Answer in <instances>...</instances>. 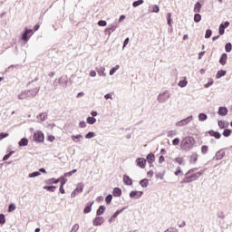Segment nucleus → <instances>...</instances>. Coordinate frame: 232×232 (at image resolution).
<instances>
[{"label":"nucleus","mask_w":232,"mask_h":232,"mask_svg":"<svg viewBox=\"0 0 232 232\" xmlns=\"http://www.w3.org/2000/svg\"><path fill=\"white\" fill-rule=\"evenodd\" d=\"M196 142L195 138L192 136H186L181 140L180 149L182 151H190L195 147Z\"/></svg>","instance_id":"f257e3e1"},{"label":"nucleus","mask_w":232,"mask_h":232,"mask_svg":"<svg viewBox=\"0 0 232 232\" xmlns=\"http://www.w3.org/2000/svg\"><path fill=\"white\" fill-rule=\"evenodd\" d=\"M202 175L201 172L195 173V169H190L187 172L185 178L182 179L181 183L186 184L197 180Z\"/></svg>","instance_id":"f03ea898"},{"label":"nucleus","mask_w":232,"mask_h":232,"mask_svg":"<svg viewBox=\"0 0 232 232\" xmlns=\"http://www.w3.org/2000/svg\"><path fill=\"white\" fill-rule=\"evenodd\" d=\"M33 139L35 142H44V134L41 130H38L34 132Z\"/></svg>","instance_id":"7ed1b4c3"},{"label":"nucleus","mask_w":232,"mask_h":232,"mask_svg":"<svg viewBox=\"0 0 232 232\" xmlns=\"http://www.w3.org/2000/svg\"><path fill=\"white\" fill-rule=\"evenodd\" d=\"M32 35H34V31L32 29L25 28V31L22 35V41L28 43V40L30 39V37H32Z\"/></svg>","instance_id":"20e7f679"},{"label":"nucleus","mask_w":232,"mask_h":232,"mask_svg":"<svg viewBox=\"0 0 232 232\" xmlns=\"http://www.w3.org/2000/svg\"><path fill=\"white\" fill-rule=\"evenodd\" d=\"M136 164H137V166H139V168H141V169H144V168H146V159L138 158L136 160Z\"/></svg>","instance_id":"39448f33"},{"label":"nucleus","mask_w":232,"mask_h":232,"mask_svg":"<svg viewBox=\"0 0 232 232\" xmlns=\"http://www.w3.org/2000/svg\"><path fill=\"white\" fill-rule=\"evenodd\" d=\"M104 224V218L97 217L93 219V226H102Z\"/></svg>","instance_id":"423d86ee"},{"label":"nucleus","mask_w":232,"mask_h":232,"mask_svg":"<svg viewBox=\"0 0 232 232\" xmlns=\"http://www.w3.org/2000/svg\"><path fill=\"white\" fill-rule=\"evenodd\" d=\"M130 198H140V197H142V191H134V190H132L130 193Z\"/></svg>","instance_id":"0eeeda50"},{"label":"nucleus","mask_w":232,"mask_h":232,"mask_svg":"<svg viewBox=\"0 0 232 232\" xmlns=\"http://www.w3.org/2000/svg\"><path fill=\"white\" fill-rule=\"evenodd\" d=\"M123 182L126 186H131V184H133V180L128 175L123 176Z\"/></svg>","instance_id":"6e6552de"},{"label":"nucleus","mask_w":232,"mask_h":232,"mask_svg":"<svg viewBox=\"0 0 232 232\" xmlns=\"http://www.w3.org/2000/svg\"><path fill=\"white\" fill-rule=\"evenodd\" d=\"M219 63L222 66H226L227 63V53H223L219 59Z\"/></svg>","instance_id":"1a4fd4ad"},{"label":"nucleus","mask_w":232,"mask_h":232,"mask_svg":"<svg viewBox=\"0 0 232 232\" xmlns=\"http://www.w3.org/2000/svg\"><path fill=\"white\" fill-rule=\"evenodd\" d=\"M187 124H189V118H186L184 120H181L176 123V126H187Z\"/></svg>","instance_id":"9d476101"},{"label":"nucleus","mask_w":232,"mask_h":232,"mask_svg":"<svg viewBox=\"0 0 232 232\" xmlns=\"http://www.w3.org/2000/svg\"><path fill=\"white\" fill-rule=\"evenodd\" d=\"M94 202H89L86 204L85 208L83 209V213L86 215L92 211V206H93Z\"/></svg>","instance_id":"9b49d317"},{"label":"nucleus","mask_w":232,"mask_h":232,"mask_svg":"<svg viewBox=\"0 0 232 232\" xmlns=\"http://www.w3.org/2000/svg\"><path fill=\"white\" fill-rule=\"evenodd\" d=\"M226 156V152L224 150H219L216 153V160H222Z\"/></svg>","instance_id":"f8f14e48"},{"label":"nucleus","mask_w":232,"mask_h":232,"mask_svg":"<svg viewBox=\"0 0 232 232\" xmlns=\"http://www.w3.org/2000/svg\"><path fill=\"white\" fill-rule=\"evenodd\" d=\"M208 135H210V137H215V139H220V137H222V134H220V132H217L215 130H209Z\"/></svg>","instance_id":"ddd939ff"},{"label":"nucleus","mask_w":232,"mask_h":232,"mask_svg":"<svg viewBox=\"0 0 232 232\" xmlns=\"http://www.w3.org/2000/svg\"><path fill=\"white\" fill-rule=\"evenodd\" d=\"M227 108L226 107H219L218 110V115H221L222 117H225V115H227Z\"/></svg>","instance_id":"4468645a"},{"label":"nucleus","mask_w":232,"mask_h":232,"mask_svg":"<svg viewBox=\"0 0 232 232\" xmlns=\"http://www.w3.org/2000/svg\"><path fill=\"white\" fill-rule=\"evenodd\" d=\"M147 160L149 162V164H153V162H155V154L153 153H150L147 155Z\"/></svg>","instance_id":"2eb2a0df"},{"label":"nucleus","mask_w":232,"mask_h":232,"mask_svg":"<svg viewBox=\"0 0 232 232\" xmlns=\"http://www.w3.org/2000/svg\"><path fill=\"white\" fill-rule=\"evenodd\" d=\"M113 197H121L122 195V190L120 188H115L112 191Z\"/></svg>","instance_id":"dca6fc26"},{"label":"nucleus","mask_w":232,"mask_h":232,"mask_svg":"<svg viewBox=\"0 0 232 232\" xmlns=\"http://www.w3.org/2000/svg\"><path fill=\"white\" fill-rule=\"evenodd\" d=\"M104 211H106V207L104 206H100L99 209L97 210L96 212V215L98 217H101V215H103L104 214Z\"/></svg>","instance_id":"f3484780"},{"label":"nucleus","mask_w":232,"mask_h":232,"mask_svg":"<svg viewBox=\"0 0 232 232\" xmlns=\"http://www.w3.org/2000/svg\"><path fill=\"white\" fill-rule=\"evenodd\" d=\"M227 72L224 70H220L218 72L216 75V79H220L221 77H224L226 75Z\"/></svg>","instance_id":"a211bd4d"},{"label":"nucleus","mask_w":232,"mask_h":232,"mask_svg":"<svg viewBox=\"0 0 232 232\" xmlns=\"http://www.w3.org/2000/svg\"><path fill=\"white\" fill-rule=\"evenodd\" d=\"M140 5H144V0H138L132 3L133 8H137V6H140Z\"/></svg>","instance_id":"6ab92c4d"},{"label":"nucleus","mask_w":232,"mask_h":232,"mask_svg":"<svg viewBox=\"0 0 232 232\" xmlns=\"http://www.w3.org/2000/svg\"><path fill=\"white\" fill-rule=\"evenodd\" d=\"M105 71L106 69L104 67H101L97 72L101 77H106V72H104Z\"/></svg>","instance_id":"aec40b11"},{"label":"nucleus","mask_w":232,"mask_h":232,"mask_svg":"<svg viewBox=\"0 0 232 232\" xmlns=\"http://www.w3.org/2000/svg\"><path fill=\"white\" fill-rule=\"evenodd\" d=\"M140 184L141 188H148L150 181L147 179H145L140 180Z\"/></svg>","instance_id":"412c9836"},{"label":"nucleus","mask_w":232,"mask_h":232,"mask_svg":"<svg viewBox=\"0 0 232 232\" xmlns=\"http://www.w3.org/2000/svg\"><path fill=\"white\" fill-rule=\"evenodd\" d=\"M202 8V5L199 4V2L196 3L195 7H194V12L196 13H199L200 9Z\"/></svg>","instance_id":"4be33fe9"},{"label":"nucleus","mask_w":232,"mask_h":232,"mask_svg":"<svg viewBox=\"0 0 232 232\" xmlns=\"http://www.w3.org/2000/svg\"><path fill=\"white\" fill-rule=\"evenodd\" d=\"M44 189H46L47 191H51V193H53V191H55V189H57V187L55 186H45L44 187Z\"/></svg>","instance_id":"5701e85b"},{"label":"nucleus","mask_w":232,"mask_h":232,"mask_svg":"<svg viewBox=\"0 0 232 232\" xmlns=\"http://www.w3.org/2000/svg\"><path fill=\"white\" fill-rule=\"evenodd\" d=\"M27 97H28V92H24L18 95V99H20V101L27 99Z\"/></svg>","instance_id":"b1692460"},{"label":"nucleus","mask_w":232,"mask_h":232,"mask_svg":"<svg viewBox=\"0 0 232 232\" xmlns=\"http://www.w3.org/2000/svg\"><path fill=\"white\" fill-rule=\"evenodd\" d=\"M19 146H28V139L23 138V139L19 141Z\"/></svg>","instance_id":"393cba45"},{"label":"nucleus","mask_w":232,"mask_h":232,"mask_svg":"<svg viewBox=\"0 0 232 232\" xmlns=\"http://www.w3.org/2000/svg\"><path fill=\"white\" fill-rule=\"evenodd\" d=\"M174 160L175 162H177V164H179V166H182L184 164V158L182 157H178Z\"/></svg>","instance_id":"a878e982"},{"label":"nucleus","mask_w":232,"mask_h":232,"mask_svg":"<svg viewBox=\"0 0 232 232\" xmlns=\"http://www.w3.org/2000/svg\"><path fill=\"white\" fill-rule=\"evenodd\" d=\"M87 122H88V124H95V122H97V120L93 117H88Z\"/></svg>","instance_id":"bb28decb"},{"label":"nucleus","mask_w":232,"mask_h":232,"mask_svg":"<svg viewBox=\"0 0 232 232\" xmlns=\"http://www.w3.org/2000/svg\"><path fill=\"white\" fill-rule=\"evenodd\" d=\"M209 150V148L208 147V145H203L202 147H201V153L203 154V155H206V153H208V150Z\"/></svg>","instance_id":"cd10ccee"},{"label":"nucleus","mask_w":232,"mask_h":232,"mask_svg":"<svg viewBox=\"0 0 232 232\" xmlns=\"http://www.w3.org/2000/svg\"><path fill=\"white\" fill-rule=\"evenodd\" d=\"M201 19H202V15H200L199 14H195L194 16L195 23H200Z\"/></svg>","instance_id":"c85d7f7f"},{"label":"nucleus","mask_w":232,"mask_h":232,"mask_svg":"<svg viewBox=\"0 0 232 232\" xmlns=\"http://www.w3.org/2000/svg\"><path fill=\"white\" fill-rule=\"evenodd\" d=\"M58 182H61V179H55L54 178H53L48 180L49 184H58Z\"/></svg>","instance_id":"c756f323"},{"label":"nucleus","mask_w":232,"mask_h":232,"mask_svg":"<svg viewBox=\"0 0 232 232\" xmlns=\"http://www.w3.org/2000/svg\"><path fill=\"white\" fill-rule=\"evenodd\" d=\"M111 200H113V196H111V194H109L105 198L106 204H111Z\"/></svg>","instance_id":"7c9ffc66"},{"label":"nucleus","mask_w":232,"mask_h":232,"mask_svg":"<svg viewBox=\"0 0 232 232\" xmlns=\"http://www.w3.org/2000/svg\"><path fill=\"white\" fill-rule=\"evenodd\" d=\"M218 124L221 130H224V128H226V126H227L226 121H218Z\"/></svg>","instance_id":"2f4dec72"},{"label":"nucleus","mask_w":232,"mask_h":232,"mask_svg":"<svg viewBox=\"0 0 232 232\" xmlns=\"http://www.w3.org/2000/svg\"><path fill=\"white\" fill-rule=\"evenodd\" d=\"M6 223V218H5L4 214H0V224L3 226Z\"/></svg>","instance_id":"473e14b6"},{"label":"nucleus","mask_w":232,"mask_h":232,"mask_svg":"<svg viewBox=\"0 0 232 232\" xmlns=\"http://www.w3.org/2000/svg\"><path fill=\"white\" fill-rule=\"evenodd\" d=\"M208 119V115H206L205 113H200L198 115V121H206Z\"/></svg>","instance_id":"72a5a7b5"},{"label":"nucleus","mask_w":232,"mask_h":232,"mask_svg":"<svg viewBox=\"0 0 232 232\" xmlns=\"http://www.w3.org/2000/svg\"><path fill=\"white\" fill-rule=\"evenodd\" d=\"M225 30H226V28L224 27V24H221L219 25V35H224Z\"/></svg>","instance_id":"f704fd0d"},{"label":"nucleus","mask_w":232,"mask_h":232,"mask_svg":"<svg viewBox=\"0 0 232 232\" xmlns=\"http://www.w3.org/2000/svg\"><path fill=\"white\" fill-rule=\"evenodd\" d=\"M187 85H188V81L186 80H182L179 82V86H180V88H184Z\"/></svg>","instance_id":"c9c22d12"},{"label":"nucleus","mask_w":232,"mask_h":232,"mask_svg":"<svg viewBox=\"0 0 232 232\" xmlns=\"http://www.w3.org/2000/svg\"><path fill=\"white\" fill-rule=\"evenodd\" d=\"M213 34V32L211 31V29H208L206 31V34H205V38L206 39H209V37H211V34Z\"/></svg>","instance_id":"e433bc0d"},{"label":"nucleus","mask_w":232,"mask_h":232,"mask_svg":"<svg viewBox=\"0 0 232 232\" xmlns=\"http://www.w3.org/2000/svg\"><path fill=\"white\" fill-rule=\"evenodd\" d=\"M232 131L229 129H227L224 130L223 135L224 137H229L231 135Z\"/></svg>","instance_id":"4c0bfd02"},{"label":"nucleus","mask_w":232,"mask_h":232,"mask_svg":"<svg viewBox=\"0 0 232 232\" xmlns=\"http://www.w3.org/2000/svg\"><path fill=\"white\" fill-rule=\"evenodd\" d=\"M152 12H154V14H159V12H160L159 5H152Z\"/></svg>","instance_id":"58836bf2"},{"label":"nucleus","mask_w":232,"mask_h":232,"mask_svg":"<svg viewBox=\"0 0 232 232\" xmlns=\"http://www.w3.org/2000/svg\"><path fill=\"white\" fill-rule=\"evenodd\" d=\"M172 144H173V146H179V145L180 144V139L175 138V139L172 140Z\"/></svg>","instance_id":"ea45409f"},{"label":"nucleus","mask_w":232,"mask_h":232,"mask_svg":"<svg viewBox=\"0 0 232 232\" xmlns=\"http://www.w3.org/2000/svg\"><path fill=\"white\" fill-rule=\"evenodd\" d=\"M225 50H226V52H227V53L231 52V50H232L231 43H228V44H226Z\"/></svg>","instance_id":"a19ab883"},{"label":"nucleus","mask_w":232,"mask_h":232,"mask_svg":"<svg viewBox=\"0 0 232 232\" xmlns=\"http://www.w3.org/2000/svg\"><path fill=\"white\" fill-rule=\"evenodd\" d=\"M120 66L116 65L115 67H113L111 71H110V75H113L115 73V72H117V70H119Z\"/></svg>","instance_id":"79ce46f5"},{"label":"nucleus","mask_w":232,"mask_h":232,"mask_svg":"<svg viewBox=\"0 0 232 232\" xmlns=\"http://www.w3.org/2000/svg\"><path fill=\"white\" fill-rule=\"evenodd\" d=\"M12 211H15V205L10 204L8 208V213H12Z\"/></svg>","instance_id":"37998d69"},{"label":"nucleus","mask_w":232,"mask_h":232,"mask_svg":"<svg viewBox=\"0 0 232 232\" xmlns=\"http://www.w3.org/2000/svg\"><path fill=\"white\" fill-rule=\"evenodd\" d=\"M73 173H77V169H73V170H72L70 172H66L64 174V177H72V175H73Z\"/></svg>","instance_id":"c03bdc74"},{"label":"nucleus","mask_w":232,"mask_h":232,"mask_svg":"<svg viewBox=\"0 0 232 232\" xmlns=\"http://www.w3.org/2000/svg\"><path fill=\"white\" fill-rule=\"evenodd\" d=\"M79 231V224L73 225V227L71 229V232H77Z\"/></svg>","instance_id":"a18cd8bd"},{"label":"nucleus","mask_w":232,"mask_h":232,"mask_svg":"<svg viewBox=\"0 0 232 232\" xmlns=\"http://www.w3.org/2000/svg\"><path fill=\"white\" fill-rule=\"evenodd\" d=\"M168 24L171 26V13L167 14Z\"/></svg>","instance_id":"49530a36"},{"label":"nucleus","mask_w":232,"mask_h":232,"mask_svg":"<svg viewBox=\"0 0 232 232\" xmlns=\"http://www.w3.org/2000/svg\"><path fill=\"white\" fill-rule=\"evenodd\" d=\"M175 135H177V133L175 132V130H169V131L168 132V137H169L170 139H171L172 137H175Z\"/></svg>","instance_id":"de8ad7c7"},{"label":"nucleus","mask_w":232,"mask_h":232,"mask_svg":"<svg viewBox=\"0 0 232 232\" xmlns=\"http://www.w3.org/2000/svg\"><path fill=\"white\" fill-rule=\"evenodd\" d=\"M93 137H95V133L93 132H89L85 136L86 139H93Z\"/></svg>","instance_id":"09e8293b"},{"label":"nucleus","mask_w":232,"mask_h":232,"mask_svg":"<svg viewBox=\"0 0 232 232\" xmlns=\"http://www.w3.org/2000/svg\"><path fill=\"white\" fill-rule=\"evenodd\" d=\"M39 175H41V172H33L31 174H29V177L32 179L34 177H39Z\"/></svg>","instance_id":"8fccbe9b"},{"label":"nucleus","mask_w":232,"mask_h":232,"mask_svg":"<svg viewBox=\"0 0 232 232\" xmlns=\"http://www.w3.org/2000/svg\"><path fill=\"white\" fill-rule=\"evenodd\" d=\"M98 24L100 26H106L108 24V23H106V21H104V20H102V21L98 22Z\"/></svg>","instance_id":"3c124183"},{"label":"nucleus","mask_w":232,"mask_h":232,"mask_svg":"<svg viewBox=\"0 0 232 232\" xmlns=\"http://www.w3.org/2000/svg\"><path fill=\"white\" fill-rule=\"evenodd\" d=\"M121 213H122V209L121 210H117L113 216H112V218H116V217H119V215H121Z\"/></svg>","instance_id":"603ef678"},{"label":"nucleus","mask_w":232,"mask_h":232,"mask_svg":"<svg viewBox=\"0 0 232 232\" xmlns=\"http://www.w3.org/2000/svg\"><path fill=\"white\" fill-rule=\"evenodd\" d=\"M8 137V133H0V140H3V139H6Z\"/></svg>","instance_id":"864d4df0"},{"label":"nucleus","mask_w":232,"mask_h":232,"mask_svg":"<svg viewBox=\"0 0 232 232\" xmlns=\"http://www.w3.org/2000/svg\"><path fill=\"white\" fill-rule=\"evenodd\" d=\"M82 136V135H77V136H72V139L74 142H77V139H81Z\"/></svg>","instance_id":"5fc2aeb1"},{"label":"nucleus","mask_w":232,"mask_h":232,"mask_svg":"<svg viewBox=\"0 0 232 232\" xmlns=\"http://www.w3.org/2000/svg\"><path fill=\"white\" fill-rule=\"evenodd\" d=\"M9 157H12V152H9L5 156H4L3 160H8Z\"/></svg>","instance_id":"6e6d98bb"},{"label":"nucleus","mask_w":232,"mask_h":232,"mask_svg":"<svg viewBox=\"0 0 232 232\" xmlns=\"http://www.w3.org/2000/svg\"><path fill=\"white\" fill-rule=\"evenodd\" d=\"M129 43H130V38H126L124 41V44H123V48H126V46H128Z\"/></svg>","instance_id":"4d7b16f0"},{"label":"nucleus","mask_w":232,"mask_h":232,"mask_svg":"<svg viewBox=\"0 0 232 232\" xmlns=\"http://www.w3.org/2000/svg\"><path fill=\"white\" fill-rule=\"evenodd\" d=\"M48 140H49L50 142H53V140H55V137L53 136V135H50V136H48Z\"/></svg>","instance_id":"13d9d810"},{"label":"nucleus","mask_w":232,"mask_h":232,"mask_svg":"<svg viewBox=\"0 0 232 232\" xmlns=\"http://www.w3.org/2000/svg\"><path fill=\"white\" fill-rule=\"evenodd\" d=\"M79 126H80V128H86V122L80 121Z\"/></svg>","instance_id":"bf43d9fd"},{"label":"nucleus","mask_w":232,"mask_h":232,"mask_svg":"<svg viewBox=\"0 0 232 232\" xmlns=\"http://www.w3.org/2000/svg\"><path fill=\"white\" fill-rule=\"evenodd\" d=\"M164 160H166V159L164 158V156H160L159 159V163L162 164V162H164Z\"/></svg>","instance_id":"052dcab7"},{"label":"nucleus","mask_w":232,"mask_h":232,"mask_svg":"<svg viewBox=\"0 0 232 232\" xmlns=\"http://www.w3.org/2000/svg\"><path fill=\"white\" fill-rule=\"evenodd\" d=\"M107 30H110L111 32H115V30H117V26L116 25H112L111 27L108 28Z\"/></svg>","instance_id":"680f3d73"},{"label":"nucleus","mask_w":232,"mask_h":232,"mask_svg":"<svg viewBox=\"0 0 232 232\" xmlns=\"http://www.w3.org/2000/svg\"><path fill=\"white\" fill-rule=\"evenodd\" d=\"M60 193H62V195H64L65 193L64 187L60 186Z\"/></svg>","instance_id":"e2e57ef3"},{"label":"nucleus","mask_w":232,"mask_h":232,"mask_svg":"<svg viewBox=\"0 0 232 232\" xmlns=\"http://www.w3.org/2000/svg\"><path fill=\"white\" fill-rule=\"evenodd\" d=\"M96 75H97V72H95V71H91L90 72L91 77H95Z\"/></svg>","instance_id":"0e129e2a"},{"label":"nucleus","mask_w":232,"mask_h":232,"mask_svg":"<svg viewBox=\"0 0 232 232\" xmlns=\"http://www.w3.org/2000/svg\"><path fill=\"white\" fill-rule=\"evenodd\" d=\"M184 226H186V222L180 221V222L179 223V227H184Z\"/></svg>","instance_id":"69168bd1"},{"label":"nucleus","mask_w":232,"mask_h":232,"mask_svg":"<svg viewBox=\"0 0 232 232\" xmlns=\"http://www.w3.org/2000/svg\"><path fill=\"white\" fill-rule=\"evenodd\" d=\"M39 28H40V25L38 24H36L34 27V32H37V30H39Z\"/></svg>","instance_id":"338daca9"},{"label":"nucleus","mask_w":232,"mask_h":232,"mask_svg":"<svg viewBox=\"0 0 232 232\" xmlns=\"http://www.w3.org/2000/svg\"><path fill=\"white\" fill-rule=\"evenodd\" d=\"M213 84V82H208L207 84H205V88H209V86H211Z\"/></svg>","instance_id":"774afa93"}]
</instances>
